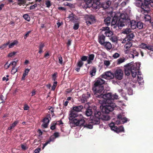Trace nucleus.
I'll return each mask as SVG.
<instances>
[{
	"label": "nucleus",
	"instance_id": "nucleus-39",
	"mask_svg": "<svg viewBox=\"0 0 153 153\" xmlns=\"http://www.w3.org/2000/svg\"><path fill=\"white\" fill-rule=\"evenodd\" d=\"M18 2L17 4L19 6H21L22 5L25 4L26 3V1L25 0H16Z\"/></svg>",
	"mask_w": 153,
	"mask_h": 153
},
{
	"label": "nucleus",
	"instance_id": "nucleus-31",
	"mask_svg": "<svg viewBox=\"0 0 153 153\" xmlns=\"http://www.w3.org/2000/svg\"><path fill=\"white\" fill-rule=\"evenodd\" d=\"M96 68L95 67H93L92 69L90 71V74L91 75V77L95 75L96 72Z\"/></svg>",
	"mask_w": 153,
	"mask_h": 153
},
{
	"label": "nucleus",
	"instance_id": "nucleus-15",
	"mask_svg": "<svg viewBox=\"0 0 153 153\" xmlns=\"http://www.w3.org/2000/svg\"><path fill=\"white\" fill-rule=\"evenodd\" d=\"M132 46V42H127L124 46V50L125 54L129 53L130 51L132 50L131 48Z\"/></svg>",
	"mask_w": 153,
	"mask_h": 153
},
{
	"label": "nucleus",
	"instance_id": "nucleus-33",
	"mask_svg": "<svg viewBox=\"0 0 153 153\" xmlns=\"http://www.w3.org/2000/svg\"><path fill=\"white\" fill-rule=\"evenodd\" d=\"M126 59L124 57L120 58L118 59L117 61V64L119 65L124 62Z\"/></svg>",
	"mask_w": 153,
	"mask_h": 153
},
{
	"label": "nucleus",
	"instance_id": "nucleus-61",
	"mask_svg": "<svg viewBox=\"0 0 153 153\" xmlns=\"http://www.w3.org/2000/svg\"><path fill=\"white\" fill-rule=\"evenodd\" d=\"M110 30V28L108 27H102V31H108Z\"/></svg>",
	"mask_w": 153,
	"mask_h": 153
},
{
	"label": "nucleus",
	"instance_id": "nucleus-9",
	"mask_svg": "<svg viewBox=\"0 0 153 153\" xmlns=\"http://www.w3.org/2000/svg\"><path fill=\"white\" fill-rule=\"evenodd\" d=\"M123 14H125L124 13L121 14L120 16L118 17L115 14L114 17H113L112 19H111V26L116 25L118 26V27H123V26H121L120 25V24H121V22L120 21V19L123 18H121V15Z\"/></svg>",
	"mask_w": 153,
	"mask_h": 153
},
{
	"label": "nucleus",
	"instance_id": "nucleus-19",
	"mask_svg": "<svg viewBox=\"0 0 153 153\" xmlns=\"http://www.w3.org/2000/svg\"><path fill=\"white\" fill-rule=\"evenodd\" d=\"M101 45L104 46L105 48L107 50H110L112 47L111 44L108 42H105Z\"/></svg>",
	"mask_w": 153,
	"mask_h": 153
},
{
	"label": "nucleus",
	"instance_id": "nucleus-16",
	"mask_svg": "<svg viewBox=\"0 0 153 153\" xmlns=\"http://www.w3.org/2000/svg\"><path fill=\"white\" fill-rule=\"evenodd\" d=\"M123 71L120 69H117L116 70L114 73V76L118 80H121L123 77Z\"/></svg>",
	"mask_w": 153,
	"mask_h": 153
},
{
	"label": "nucleus",
	"instance_id": "nucleus-13",
	"mask_svg": "<svg viewBox=\"0 0 153 153\" xmlns=\"http://www.w3.org/2000/svg\"><path fill=\"white\" fill-rule=\"evenodd\" d=\"M85 19L86 25L88 26L93 24L96 20L94 16L92 15H86Z\"/></svg>",
	"mask_w": 153,
	"mask_h": 153
},
{
	"label": "nucleus",
	"instance_id": "nucleus-29",
	"mask_svg": "<svg viewBox=\"0 0 153 153\" xmlns=\"http://www.w3.org/2000/svg\"><path fill=\"white\" fill-rule=\"evenodd\" d=\"M137 81L140 85H142L144 83L143 78L140 76V74L137 75Z\"/></svg>",
	"mask_w": 153,
	"mask_h": 153
},
{
	"label": "nucleus",
	"instance_id": "nucleus-59",
	"mask_svg": "<svg viewBox=\"0 0 153 153\" xmlns=\"http://www.w3.org/2000/svg\"><path fill=\"white\" fill-rule=\"evenodd\" d=\"M68 18H69L70 20L71 21H73V20H74V18L73 16V15L72 14L69 15L68 16Z\"/></svg>",
	"mask_w": 153,
	"mask_h": 153
},
{
	"label": "nucleus",
	"instance_id": "nucleus-1",
	"mask_svg": "<svg viewBox=\"0 0 153 153\" xmlns=\"http://www.w3.org/2000/svg\"><path fill=\"white\" fill-rule=\"evenodd\" d=\"M105 81L100 78L97 79L94 81L92 90L94 93V97L97 98L103 97L107 103H112V95L111 93L103 94L104 86Z\"/></svg>",
	"mask_w": 153,
	"mask_h": 153
},
{
	"label": "nucleus",
	"instance_id": "nucleus-55",
	"mask_svg": "<svg viewBox=\"0 0 153 153\" xmlns=\"http://www.w3.org/2000/svg\"><path fill=\"white\" fill-rule=\"evenodd\" d=\"M51 115L50 114H48L46 115L45 117L44 118V120H49L50 121L51 120Z\"/></svg>",
	"mask_w": 153,
	"mask_h": 153
},
{
	"label": "nucleus",
	"instance_id": "nucleus-32",
	"mask_svg": "<svg viewBox=\"0 0 153 153\" xmlns=\"http://www.w3.org/2000/svg\"><path fill=\"white\" fill-rule=\"evenodd\" d=\"M133 69L134 70V72L133 71H132V72H131V73L132 74V77H135L137 75V71H138L137 70V68L136 65H135V68H133Z\"/></svg>",
	"mask_w": 153,
	"mask_h": 153
},
{
	"label": "nucleus",
	"instance_id": "nucleus-45",
	"mask_svg": "<svg viewBox=\"0 0 153 153\" xmlns=\"http://www.w3.org/2000/svg\"><path fill=\"white\" fill-rule=\"evenodd\" d=\"M120 56V54L117 53H114L112 56L113 58L114 59H116Z\"/></svg>",
	"mask_w": 153,
	"mask_h": 153
},
{
	"label": "nucleus",
	"instance_id": "nucleus-52",
	"mask_svg": "<svg viewBox=\"0 0 153 153\" xmlns=\"http://www.w3.org/2000/svg\"><path fill=\"white\" fill-rule=\"evenodd\" d=\"M17 61L16 62V61H13L12 62L10 63V65H12V67H14V68H15V67L16 66V64H17Z\"/></svg>",
	"mask_w": 153,
	"mask_h": 153
},
{
	"label": "nucleus",
	"instance_id": "nucleus-5",
	"mask_svg": "<svg viewBox=\"0 0 153 153\" xmlns=\"http://www.w3.org/2000/svg\"><path fill=\"white\" fill-rule=\"evenodd\" d=\"M80 117L81 118H78L75 119V121H76L75 123L73 124L74 126H84V127L89 129H91L93 128V126L94 125L91 123V121L88 123H86L83 117Z\"/></svg>",
	"mask_w": 153,
	"mask_h": 153
},
{
	"label": "nucleus",
	"instance_id": "nucleus-40",
	"mask_svg": "<svg viewBox=\"0 0 153 153\" xmlns=\"http://www.w3.org/2000/svg\"><path fill=\"white\" fill-rule=\"evenodd\" d=\"M101 8H102L104 9V10H106L109 7L108 6V5L106 4L104 2L102 4V5H101Z\"/></svg>",
	"mask_w": 153,
	"mask_h": 153
},
{
	"label": "nucleus",
	"instance_id": "nucleus-49",
	"mask_svg": "<svg viewBox=\"0 0 153 153\" xmlns=\"http://www.w3.org/2000/svg\"><path fill=\"white\" fill-rule=\"evenodd\" d=\"M112 102H113L114 100V99H117L118 98V96L116 94H114L112 95Z\"/></svg>",
	"mask_w": 153,
	"mask_h": 153
},
{
	"label": "nucleus",
	"instance_id": "nucleus-24",
	"mask_svg": "<svg viewBox=\"0 0 153 153\" xmlns=\"http://www.w3.org/2000/svg\"><path fill=\"white\" fill-rule=\"evenodd\" d=\"M45 45L44 43L42 42L40 43L39 46V53L41 54L43 52V49L45 47Z\"/></svg>",
	"mask_w": 153,
	"mask_h": 153
},
{
	"label": "nucleus",
	"instance_id": "nucleus-46",
	"mask_svg": "<svg viewBox=\"0 0 153 153\" xmlns=\"http://www.w3.org/2000/svg\"><path fill=\"white\" fill-rule=\"evenodd\" d=\"M57 74V73L55 72L52 75V79L54 81H55L56 80V75Z\"/></svg>",
	"mask_w": 153,
	"mask_h": 153
},
{
	"label": "nucleus",
	"instance_id": "nucleus-17",
	"mask_svg": "<svg viewBox=\"0 0 153 153\" xmlns=\"http://www.w3.org/2000/svg\"><path fill=\"white\" fill-rule=\"evenodd\" d=\"M129 53V57L130 58L133 59L134 58L135 56H138L139 54L134 48H132V50L130 51Z\"/></svg>",
	"mask_w": 153,
	"mask_h": 153
},
{
	"label": "nucleus",
	"instance_id": "nucleus-60",
	"mask_svg": "<svg viewBox=\"0 0 153 153\" xmlns=\"http://www.w3.org/2000/svg\"><path fill=\"white\" fill-rule=\"evenodd\" d=\"M56 138L54 136H52L50 137L48 140L50 142L53 141Z\"/></svg>",
	"mask_w": 153,
	"mask_h": 153
},
{
	"label": "nucleus",
	"instance_id": "nucleus-23",
	"mask_svg": "<svg viewBox=\"0 0 153 153\" xmlns=\"http://www.w3.org/2000/svg\"><path fill=\"white\" fill-rule=\"evenodd\" d=\"M50 121L49 120H44V118L42 122L43 123L42 124V126L45 128H46L48 127V125Z\"/></svg>",
	"mask_w": 153,
	"mask_h": 153
},
{
	"label": "nucleus",
	"instance_id": "nucleus-18",
	"mask_svg": "<svg viewBox=\"0 0 153 153\" xmlns=\"http://www.w3.org/2000/svg\"><path fill=\"white\" fill-rule=\"evenodd\" d=\"M105 36L103 34H100L99 35L98 37V41L101 45L105 42Z\"/></svg>",
	"mask_w": 153,
	"mask_h": 153
},
{
	"label": "nucleus",
	"instance_id": "nucleus-48",
	"mask_svg": "<svg viewBox=\"0 0 153 153\" xmlns=\"http://www.w3.org/2000/svg\"><path fill=\"white\" fill-rule=\"evenodd\" d=\"M18 69H15L14 67H12V69L11 71V73L12 74H14L15 73L17 72Z\"/></svg>",
	"mask_w": 153,
	"mask_h": 153
},
{
	"label": "nucleus",
	"instance_id": "nucleus-35",
	"mask_svg": "<svg viewBox=\"0 0 153 153\" xmlns=\"http://www.w3.org/2000/svg\"><path fill=\"white\" fill-rule=\"evenodd\" d=\"M110 39L113 42H116L117 41V37L113 34L111 36Z\"/></svg>",
	"mask_w": 153,
	"mask_h": 153
},
{
	"label": "nucleus",
	"instance_id": "nucleus-62",
	"mask_svg": "<svg viewBox=\"0 0 153 153\" xmlns=\"http://www.w3.org/2000/svg\"><path fill=\"white\" fill-rule=\"evenodd\" d=\"M129 42V41H128V39H127L126 38V37H125V38L123 39L122 43H125L126 42Z\"/></svg>",
	"mask_w": 153,
	"mask_h": 153
},
{
	"label": "nucleus",
	"instance_id": "nucleus-22",
	"mask_svg": "<svg viewBox=\"0 0 153 153\" xmlns=\"http://www.w3.org/2000/svg\"><path fill=\"white\" fill-rule=\"evenodd\" d=\"M88 59L87 60V64H90L92 63V61L94 58V54H91L88 55Z\"/></svg>",
	"mask_w": 153,
	"mask_h": 153
},
{
	"label": "nucleus",
	"instance_id": "nucleus-30",
	"mask_svg": "<svg viewBox=\"0 0 153 153\" xmlns=\"http://www.w3.org/2000/svg\"><path fill=\"white\" fill-rule=\"evenodd\" d=\"M57 124V122L55 121L52 122L51 124V126L50 128V129L52 130H54L56 128V126Z\"/></svg>",
	"mask_w": 153,
	"mask_h": 153
},
{
	"label": "nucleus",
	"instance_id": "nucleus-51",
	"mask_svg": "<svg viewBox=\"0 0 153 153\" xmlns=\"http://www.w3.org/2000/svg\"><path fill=\"white\" fill-rule=\"evenodd\" d=\"M104 63L105 65L108 67L110 65V62L109 60H105L104 61Z\"/></svg>",
	"mask_w": 153,
	"mask_h": 153
},
{
	"label": "nucleus",
	"instance_id": "nucleus-37",
	"mask_svg": "<svg viewBox=\"0 0 153 153\" xmlns=\"http://www.w3.org/2000/svg\"><path fill=\"white\" fill-rule=\"evenodd\" d=\"M10 43V41H9L6 43H4L2 45L0 46V49H1L2 50H3L5 48L7 47V46L9 45Z\"/></svg>",
	"mask_w": 153,
	"mask_h": 153
},
{
	"label": "nucleus",
	"instance_id": "nucleus-36",
	"mask_svg": "<svg viewBox=\"0 0 153 153\" xmlns=\"http://www.w3.org/2000/svg\"><path fill=\"white\" fill-rule=\"evenodd\" d=\"M105 34L106 36L108 37L111 36L113 34V32L110 30L106 31L105 33Z\"/></svg>",
	"mask_w": 153,
	"mask_h": 153
},
{
	"label": "nucleus",
	"instance_id": "nucleus-7",
	"mask_svg": "<svg viewBox=\"0 0 153 153\" xmlns=\"http://www.w3.org/2000/svg\"><path fill=\"white\" fill-rule=\"evenodd\" d=\"M116 106V104L114 103H107L105 105L102 106V113L107 114L110 112L112 111L114 108Z\"/></svg>",
	"mask_w": 153,
	"mask_h": 153
},
{
	"label": "nucleus",
	"instance_id": "nucleus-58",
	"mask_svg": "<svg viewBox=\"0 0 153 153\" xmlns=\"http://www.w3.org/2000/svg\"><path fill=\"white\" fill-rule=\"evenodd\" d=\"M16 53V52H13L10 53L8 54V56L9 57H12L13 56H14V55H15Z\"/></svg>",
	"mask_w": 153,
	"mask_h": 153
},
{
	"label": "nucleus",
	"instance_id": "nucleus-57",
	"mask_svg": "<svg viewBox=\"0 0 153 153\" xmlns=\"http://www.w3.org/2000/svg\"><path fill=\"white\" fill-rule=\"evenodd\" d=\"M31 30L28 31L24 36V37L25 39H26V38L29 36V34L31 32Z\"/></svg>",
	"mask_w": 153,
	"mask_h": 153
},
{
	"label": "nucleus",
	"instance_id": "nucleus-2",
	"mask_svg": "<svg viewBox=\"0 0 153 153\" xmlns=\"http://www.w3.org/2000/svg\"><path fill=\"white\" fill-rule=\"evenodd\" d=\"M136 5L140 7L141 12L143 14L147 13L150 7L153 8V1L152 0H138L135 3Z\"/></svg>",
	"mask_w": 153,
	"mask_h": 153
},
{
	"label": "nucleus",
	"instance_id": "nucleus-54",
	"mask_svg": "<svg viewBox=\"0 0 153 153\" xmlns=\"http://www.w3.org/2000/svg\"><path fill=\"white\" fill-rule=\"evenodd\" d=\"M147 49L150 50V51H153V46L151 45H148Z\"/></svg>",
	"mask_w": 153,
	"mask_h": 153
},
{
	"label": "nucleus",
	"instance_id": "nucleus-3",
	"mask_svg": "<svg viewBox=\"0 0 153 153\" xmlns=\"http://www.w3.org/2000/svg\"><path fill=\"white\" fill-rule=\"evenodd\" d=\"M83 108V106L80 105L78 106H74L73 107L72 110L70 111V114L69 115V119L70 121V125L71 126H73L76 121H75V119L80 117H83L82 115H78L76 112H80Z\"/></svg>",
	"mask_w": 153,
	"mask_h": 153
},
{
	"label": "nucleus",
	"instance_id": "nucleus-12",
	"mask_svg": "<svg viewBox=\"0 0 153 153\" xmlns=\"http://www.w3.org/2000/svg\"><path fill=\"white\" fill-rule=\"evenodd\" d=\"M114 77V74L110 71H107L104 72L100 77L99 78H104L107 79H113Z\"/></svg>",
	"mask_w": 153,
	"mask_h": 153
},
{
	"label": "nucleus",
	"instance_id": "nucleus-53",
	"mask_svg": "<svg viewBox=\"0 0 153 153\" xmlns=\"http://www.w3.org/2000/svg\"><path fill=\"white\" fill-rule=\"evenodd\" d=\"M30 70V69H26L25 71L24 72L23 74L24 75V76H27L28 75V73Z\"/></svg>",
	"mask_w": 153,
	"mask_h": 153
},
{
	"label": "nucleus",
	"instance_id": "nucleus-11",
	"mask_svg": "<svg viewBox=\"0 0 153 153\" xmlns=\"http://www.w3.org/2000/svg\"><path fill=\"white\" fill-rule=\"evenodd\" d=\"M109 126L112 130L116 133H118L124 131V128L123 126H121L118 127L115 126V124L113 123H110Z\"/></svg>",
	"mask_w": 153,
	"mask_h": 153
},
{
	"label": "nucleus",
	"instance_id": "nucleus-20",
	"mask_svg": "<svg viewBox=\"0 0 153 153\" xmlns=\"http://www.w3.org/2000/svg\"><path fill=\"white\" fill-rule=\"evenodd\" d=\"M105 25L107 26L111 25V18L110 17H107L104 20Z\"/></svg>",
	"mask_w": 153,
	"mask_h": 153
},
{
	"label": "nucleus",
	"instance_id": "nucleus-6",
	"mask_svg": "<svg viewBox=\"0 0 153 153\" xmlns=\"http://www.w3.org/2000/svg\"><path fill=\"white\" fill-rule=\"evenodd\" d=\"M101 111H96L94 114V116L90 117V121L93 124L98 125L100 123L101 119Z\"/></svg>",
	"mask_w": 153,
	"mask_h": 153
},
{
	"label": "nucleus",
	"instance_id": "nucleus-34",
	"mask_svg": "<svg viewBox=\"0 0 153 153\" xmlns=\"http://www.w3.org/2000/svg\"><path fill=\"white\" fill-rule=\"evenodd\" d=\"M18 43V41L17 40H14L12 43L9 44V48H12L14 45H17Z\"/></svg>",
	"mask_w": 153,
	"mask_h": 153
},
{
	"label": "nucleus",
	"instance_id": "nucleus-50",
	"mask_svg": "<svg viewBox=\"0 0 153 153\" xmlns=\"http://www.w3.org/2000/svg\"><path fill=\"white\" fill-rule=\"evenodd\" d=\"M58 59L59 63L60 64H62V58L61 55L58 56Z\"/></svg>",
	"mask_w": 153,
	"mask_h": 153
},
{
	"label": "nucleus",
	"instance_id": "nucleus-28",
	"mask_svg": "<svg viewBox=\"0 0 153 153\" xmlns=\"http://www.w3.org/2000/svg\"><path fill=\"white\" fill-rule=\"evenodd\" d=\"M85 1V6H86L85 7L86 8L88 7V6H91L92 5V1H93L94 0H84Z\"/></svg>",
	"mask_w": 153,
	"mask_h": 153
},
{
	"label": "nucleus",
	"instance_id": "nucleus-25",
	"mask_svg": "<svg viewBox=\"0 0 153 153\" xmlns=\"http://www.w3.org/2000/svg\"><path fill=\"white\" fill-rule=\"evenodd\" d=\"M92 109H90L89 108H88L85 111V115L87 116H90L92 114Z\"/></svg>",
	"mask_w": 153,
	"mask_h": 153
},
{
	"label": "nucleus",
	"instance_id": "nucleus-63",
	"mask_svg": "<svg viewBox=\"0 0 153 153\" xmlns=\"http://www.w3.org/2000/svg\"><path fill=\"white\" fill-rule=\"evenodd\" d=\"M41 148H37L35 150L34 152V153H39L41 151Z\"/></svg>",
	"mask_w": 153,
	"mask_h": 153
},
{
	"label": "nucleus",
	"instance_id": "nucleus-26",
	"mask_svg": "<svg viewBox=\"0 0 153 153\" xmlns=\"http://www.w3.org/2000/svg\"><path fill=\"white\" fill-rule=\"evenodd\" d=\"M143 24L141 22H137L136 29H140L143 28Z\"/></svg>",
	"mask_w": 153,
	"mask_h": 153
},
{
	"label": "nucleus",
	"instance_id": "nucleus-38",
	"mask_svg": "<svg viewBox=\"0 0 153 153\" xmlns=\"http://www.w3.org/2000/svg\"><path fill=\"white\" fill-rule=\"evenodd\" d=\"M144 19L146 21L149 22L151 23V16L147 15L145 14Z\"/></svg>",
	"mask_w": 153,
	"mask_h": 153
},
{
	"label": "nucleus",
	"instance_id": "nucleus-47",
	"mask_svg": "<svg viewBox=\"0 0 153 153\" xmlns=\"http://www.w3.org/2000/svg\"><path fill=\"white\" fill-rule=\"evenodd\" d=\"M79 27V24L78 23L75 24L73 27V29L75 30H77Z\"/></svg>",
	"mask_w": 153,
	"mask_h": 153
},
{
	"label": "nucleus",
	"instance_id": "nucleus-10",
	"mask_svg": "<svg viewBox=\"0 0 153 153\" xmlns=\"http://www.w3.org/2000/svg\"><path fill=\"white\" fill-rule=\"evenodd\" d=\"M135 65H133L129 63L126 65L124 66V70L125 71V73L126 75L128 76L131 72L134 71V70L133 68H135Z\"/></svg>",
	"mask_w": 153,
	"mask_h": 153
},
{
	"label": "nucleus",
	"instance_id": "nucleus-4",
	"mask_svg": "<svg viewBox=\"0 0 153 153\" xmlns=\"http://www.w3.org/2000/svg\"><path fill=\"white\" fill-rule=\"evenodd\" d=\"M121 18H123L120 20V21L121 22V24H120V25L130 26L132 29H136L137 22L134 20L131 21L127 14L122 15Z\"/></svg>",
	"mask_w": 153,
	"mask_h": 153
},
{
	"label": "nucleus",
	"instance_id": "nucleus-56",
	"mask_svg": "<svg viewBox=\"0 0 153 153\" xmlns=\"http://www.w3.org/2000/svg\"><path fill=\"white\" fill-rule=\"evenodd\" d=\"M19 123L18 121H15L13 123H12L11 126L13 128L15 127L16 125Z\"/></svg>",
	"mask_w": 153,
	"mask_h": 153
},
{
	"label": "nucleus",
	"instance_id": "nucleus-41",
	"mask_svg": "<svg viewBox=\"0 0 153 153\" xmlns=\"http://www.w3.org/2000/svg\"><path fill=\"white\" fill-rule=\"evenodd\" d=\"M84 63L81 60L79 61L77 63V66L79 68L81 67L83 65Z\"/></svg>",
	"mask_w": 153,
	"mask_h": 153
},
{
	"label": "nucleus",
	"instance_id": "nucleus-42",
	"mask_svg": "<svg viewBox=\"0 0 153 153\" xmlns=\"http://www.w3.org/2000/svg\"><path fill=\"white\" fill-rule=\"evenodd\" d=\"M45 5L46 7L49 8L51 5V2L49 0H46L45 1Z\"/></svg>",
	"mask_w": 153,
	"mask_h": 153
},
{
	"label": "nucleus",
	"instance_id": "nucleus-21",
	"mask_svg": "<svg viewBox=\"0 0 153 153\" xmlns=\"http://www.w3.org/2000/svg\"><path fill=\"white\" fill-rule=\"evenodd\" d=\"M102 114V112H101V115H100L101 117V119L105 120H108L110 119V117L108 115L106 114Z\"/></svg>",
	"mask_w": 153,
	"mask_h": 153
},
{
	"label": "nucleus",
	"instance_id": "nucleus-8",
	"mask_svg": "<svg viewBox=\"0 0 153 153\" xmlns=\"http://www.w3.org/2000/svg\"><path fill=\"white\" fill-rule=\"evenodd\" d=\"M123 33L126 35V37L128 39L129 42H132V39L135 36L134 33L130 29L126 28L123 32Z\"/></svg>",
	"mask_w": 153,
	"mask_h": 153
},
{
	"label": "nucleus",
	"instance_id": "nucleus-14",
	"mask_svg": "<svg viewBox=\"0 0 153 153\" xmlns=\"http://www.w3.org/2000/svg\"><path fill=\"white\" fill-rule=\"evenodd\" d=\"M118 120H117L116 122V123L117 124H119L120 123H124L127 122L128 121H129L126 117H124V115L123 114H118L117 116Z\"/></svg>",
	"mask_w": 153,
	"mask_h": 153
},
{
	"label": "nucleus",
	"instance_id": "nucleus-44",
	"mask_svg": "<svg viewBox=\"0 0 153 153\" xmlns=\"http://www.w3.org/2000/svg\"><path fill=\"white\" fill-rule=\"evenodd\" d=\"M81 60L83 61H85L88 60V56H82L81 58Z\"/></svg>",
	"mask_w": 153,
	"mask_h": 153
},
{
	"label": "nucleus",
	"instance_id": "nucleus-27",
	"mask_svg": "<svg viewBox=\"0 0 153 153\" xmlns=\"http://www.w3.org/2000/svg\"><path fill=\"white\" fill-rule=\"evenodd\" d=\"M99 98L101 99L100 100H98L99 103L102 105H103L104 104H107V103L106 102V100L103 97Z\"/></svg>",
	"mask_w": 153,
	"mask_h": 153
},
{
	"label": "nucleus",
	"instance_id": "nucleus-64",
	"mask_svg": "<svg viewBox=\"0 0 153 153\" xmlns=\"http://www.w3.org/2000/svg\"><path fill=\"white\" fill-rule=\"evenodd\" d=\"M132 90L131 88H128V93L129 95H131L132 94Z\"/></svg>",
	"mask_w": 153,
	"mask_h": 153
},
{
	"label": "nucleus",
	"instance_id": "nucleus-43",
	"mask_svg": "<svg viewBox=\"0 0 153 153\" xmlns=\"http://www.w3.org/2000/svg\"><path fill=\"white\" fill-rule=\"evenodd\" d=\"M24 18L27 21H29L30 20V18L28 14H24L23 16Z\"/></svg>",
	"mask_w": 153,
	"mask_h": 153
}]
</instances>
